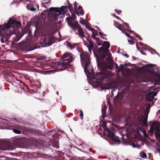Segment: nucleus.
<instances>
[{"mask_svg": "<svg viewBox=\"0 0 160 160\" xmlns=\"http://www.w3.org/2000/svg\"><path fill=\"white\" fill-rule=\"evenodd\" d=\"M15 26L17 28L21 26V23L10 18L7 23H5L3 25H0V35L5 38V40L8 39L13 34L12 31L9 29Z\"/></svg>", "mask_w": 160, "mask_h": 160, "instance_id": "f257e3e1", "label": "nucleus"}, {"mask_svg": "<svg viewBox=\"0 0 160 160\" xmlns=\"http://www.w3.org/2000/svg\"><path fill=\"white\" fill-rule=\"evenodd\" d=\"M69 4L68 6H62L60 8H49V11L53 14L52 18L54 20H57L58 18H60V15L65 14L67 12V8H68L70 12L71 13L74 12L72 6L71 4H69L68 1H67Z\"/></svg>", "mask_w": 160, "mask_h": 160, "instance_id": "f03ea898", "label": "nucleus"}, {"mask_svg": "<svg viewBox=\"0 0 160 160\" xmlns=\"http://www.w3.org/2000/svg\"><path fill=\"white\" fill-rule=\"evenodd\" d=\"M80 57L82 62L84 65V71L85 73L93 74L92 67L90 66V56L88 53L82 52L80 54Z\"/></svg>", "mask_w": 160, "mask_h": 160, "instance_id": "7ed1b4c3", "label": "nucleus"}, {"mask_svg": "<svg viewBox=\"0 0 160 160\" xmlns=\"http://www.w3.org/2000/svg\"><path fill=\"white\" fill-rule=\"evenodd\" d=\"M102 46L98 49L97 51L101 55V57L104 59L107 56V52L111 54L108 49L110 47V43L108 41H104Z\"/></svg>", "mask_w": 160, "mask_h": 160, "instance_id": "20e7f679", "label": "nucleus"}, {"mask_svg": "<svg viewBox=\"0 0 160 160\" xmlns=\"http://www.w3.org/2000/svg\"><path fill=\"white\" fill-rule=\"evenodd\" d=\"M62 58L63 61L59 64V66L65 68H67L69 66L70 63L73 60L72 57L70 56V54L67 53L64 54Z\"/></svg>", "mask_w": 160, "mask_h": 160, "instance_id": "39448f33", "label": "nucleus"}, {"mask_svg": "<svg viewBox=\"0 0 160 160\" xmlns=\"http://www.w3.org/2000/svg\"><path fill=\"white\" fill-rule=\"evenodd\" d=\"M66 19L68 25L72 28L75 32L81 26L78 24V21H76L74 23H73L71 21L72 20H73V18L71 17H67Z\"/></svg>", "mask_w": 160, "mask_h": 160, "instance_id": "423d86ee", "label": "nucleus"}, {"mask_svg": "<svg viewBox=\"0 0 160 160\" xmlns=\"http://www.w3.org/2000/svg\"><path fill=\"white\" fill-rule=\"evenodd\" d=\"M54 40V37L53 36H46L43 40V43L46 45L49 46L52 44Z\"/></svg>", "mask_w": 160, "mask_h": 160, "instance_id": "0eeeda50", "label": "nucleus"}, {"mask_svg": "<svg viewBox=\"0 0 160 160\" xmlns=\"http://www.w3.org/2000/svg\"><path fill=\"white\" fill-rule=\"evenodd\" d=\"M124 98L122 92L118 93L117 96L113 98L114 102L117 103H120Z\"/></svg>", "mask_w": 160, "mask_h": 160, "instance_id": "6e6552de", "label": "nucleus"}, {"mask_svg": "<svg viewBox=\"0 0 160 160\" xmlns=\"http://www.w3.org/2000/svg\"><path fill=\"white\" fill-rule=\"evenodd\" d=\"M21 50L22 51L27 52L32 50L30 48V47L28 46L26 43H24L20 46ZM33 49H32V50Z\"/></svg>", "mask_w": 160, "mask_h": 160, "instance_id": "1a4fd4ad", "label": "nucleus"}, {"mask_svg": "<svg viewBox=\"0 0 160 160\" xmlns=\"http://www.w3.org/2000/svg\"><path fill=\"white\" fill-rule=\"evenodd\" d=\"M158 125V123L156 121H154L152 122L151 127L150 128V130L148 132L150 133H153L154 131V127Z\"/></svg>", "mask_w": 160, "mask_h": 160, "instance_id": "9d476101", "label": "nucleus"}, {"mask_svg": "<svg viewBox=\"0 0 160 160\" xmlns=\"http://www.w3.org/2000/svg\"><path fill=\"white\" fill-rule=\"evenodd\" d=\"M78 30L79 37L83 39V37H85V36L84 34L83 31L81 26L78 28Z\"/></svg>", "mask_w": 160, "mask_h": 160, "instance_id": "9b49d317", "label": "nucleus"}, {"mask_svg": "<svg viewBox=\"0 0 160 160\" xmlns=\"http://www.w3.org/2000/svg\"><path fill=\"white\" fill-rule=\"evenodd\" d=\"M27 8L28 9L31 11H34L36 10V8L34 7L32 3L28 4Z\"/></svg>", "mask_w": 160, "mask_h": 160, "instance_id": "f8f14e48", "label": "nucleus"}, {"mask_svg": "<svg viewBox=\"0 0 160 160\" xmlns=\"http://www.w3.org/2000/svg\"><path fill=\"white\" fill-rule=\"evenodd\" d=\"M108 137L109 138H111L112 139H113V138H115V135L111 131H108Z\"/></svg>", "mask_w": 160, "mask_h": 160, "instance_id": "ddd939ff", "label": "nucleus"}, {"mask_svg": "<svg viewBox=\"0 0 160 160\" xmlns=\"http://www.w3.org/2000/svg\"><path fill=\"white\" fill-rule=\"evenodd\" d=\"M128 65L127 63H125L124 64V65L122 64H121L120 65V68H119V71H121L123 72V71L124 69V66H126Z\"/></svg>", "mask_w": 160, "mask_h": 160, "instance_id": "4468645a", "label": "nucleus"}, {"mask_svg": "<svg viewBox=\"0 0 160 160\" xmlns=\"http://www.w3.org/2000/svg\"><path fill=\"white\" fill-rule=\"evenodd\" d=\"M92 37L93 39H95V38H96V36L98 35L97 31L94 29V30L92 31Z\"/></svg>", "mask_w": 160, "mask_h": 160, "instance_id": "2eb2a0df", "label": "nucleus"}, {"mask_svg": "<svg viewBox=\"0 0 160 160\" xmlns=\"http://www.w3.org/2000/svg\"><path fill=\"white\" fill-rule=\"evenodd\" d=\"M95 39L96 40V42L98 45H102L103 42L99 38H95Z\"/></svg>", "mask_w": 160, "mask_h": 160, "instance_id": "dca6fc26", "label": "nucleus"}, {"mask_svg": "<svg viewBox=\"0 0 160 160\" xmlns=\"http://www.w3.org/2000/svg\"><path fill=\"white\" fill-rule=\"evenodd\" d=\"M139 122L140 123L142 122L143 125L145 126H148V124L147 123V122L143 121L142 118L139 119Z\"/></svg>", "mask_w": 160, "mask_h": 160, "instance_id": "f3484780", "label": "nucleus"}, {"mask_svg": "<svg viewBox=\"0 0 160 160\" xmlns=\"http://www.w3.org/2000/svg\"><path fill=\"white\" fill-rule=\"evenodd\" d=\"M122 32L124 33L127 37H129L130 39H132V38H134L133 37L130 35L128 33L126 32V30H124L123 31H122Z\"/></svg>", "mask_w": 160, "mask_h": 160, "instance_id": "a211bd4d", "label": "nucleus"}, {"mask_svg": "<svg viewBox=\"0 0 160 160\" xmlns=\"http://www.w3.org/2000/svg\"><path fill=\"white\" fill-rule=\"evenodd\" d=\"M109 56H110V55H108V57L106 58V59L107 60L109 61V64H111V63H112V64H113V63H114L115 62H114L113 60L112 59H109Z\"/></svg>", "mask_w": 160, "mask_h": 160, "instance_id": "6ab92c4d", "label": "nucleus"}, {"mask_svg": "<svg viewBox=\"0 0 160 160\" xmlns=\"http://www.w3.org/2000/svg\"><path fill=\"white\" fill-rule=\"evenodd\" d=\"M139 44L140 45L143 46L145 50H147V49H148V47H149V46L147 45L146 44H144L143 43L140 42H139Z\"/></svg>", "mask_w": 160, "mask_h": 160, "instance_id": "aec40b11", "label": "nucleus"}, {"mask_svg": "<svg viewBox=\"0 0 160 160\" xmlns=\"http://www.w3.org/2000/svg\"><path fill=\"white\" fill-rule=\"evenodd\" d=\"M85 26L86 28H87L88 29V30H91L92 31L94 30V29L91 27L90 26H89L88 24H85Z\"/></svg>", "mask_w": 160, "mask_h": 160, "instance_id": "412c9836", "label": "nucleus"}, {"mask_svg": "<svg viewBox=\"0 0 160 160\" xmlns=\"http://www.w3.org/2000/svg\"><path fill=\"white\" fill-rule=\"evenodd\" d=\"M155 74L156 75V79L157 81V82H160V75L157 73H155Z\"/></svg>", "mask_w": 160, "mask_h": 160, "instance_id": "4be33fe9", "label": "nucleus"}, {"mask_svg": "<svg viewBox=\"0 0 160 160\" xmlns=\"http://www.w3.org/2000/svg\"><path fill=\"white\" fill-rule=\"evenodd\" d=\"M141 157L142 158H147V155L144 152H142L140 153Z\"/></svg>", "mask_w": 160, "mask_h": 160, "instance_id": "5701e85b", "label": "nucleus"}, {"mask_svg": "<svg viewBox=\"0 0 160 160\" xmlns=\"http://www.w3.org/2000/svg\"><path fill=\"white\" fill-rule=\"evenodd\" d=\"M22 36H16V37L14 38V41H16V42L18 41L21 38Z\"/></svg>", "mask_w": 160, "mask_h": 160, "instance_id": "b1692460", "label": "nucleus"}, {"mask_svg": "<svg viewBox=\"0 0 160 160\" xmlns=\"http://www.w3.org/2000/svg\"><path fill=\"white\" fill-rule=\"evenodd\" d=\"M80 114L79 115L80 118L82 120L83 118V113L81 110H80Z\"/></svg>", "mask_w": 160, "mask_h": 160, "instance_id": "393cba45", "label": "nucleus"}, {"mask_svg": "<svg viewBox=\"0 0 160 160\" xmlns=\"http://www.w3.org/2000/svg\"><path fill=\"white\" fill-rule=\"evenodd\" d=\"M124 27L122 25H119V26H118V28L122 31H122H123L124 29H123Z\"/></svg>", "mask_w": 160, "mask_h": 160, "instance_id": "a878e982", "label": "nucleus"}, {"mask_svg": "<svg viewBox=\"0 0 160 160\" xmlns=\"http://www.w3.org/2000/svg\"><path fill=\"white\" fill-rule=\"evenodd\" d=\"M33 133H34L37 134H41V132H40L39 130H34L33 131Z\"/></svg>", "mask_w": 160, "mask_h": 160, "instance_id": "bb28decb", "label": "nucleus"}, {"mask_svg": "<svg viewBox=\"0 0 160 160\" xmlns=\"http://www.w3.org/2000/svg\"><path fill=\"white\" fill-rule=\"evenodd\" d=\"M35 155L37 157H39L41 156L42 154L41 153H39L38 152H35L34 153Z\"/></svg>", "mask_w": 160, "mask_h": 160, "instance_id": "cd10ccee", "label": "nucleus"}, {"mask_svg": "<svg viewBox=\"0 0 160 160\" xmlns=\"http://www.w3.org/2000/svg\"><path fill=\"white\" fill-rule=\"evenodd\" d=\"M112 140H113L114 142H120V140L119 139L117 138L116 137L115 138H113V139H112Z\"/></svg>", "mask_w": 160, "mask_h": 160, "instance_id": "c85d7f7f", "label": "nucleus"}, {"mask_svg": "<svg viewBox=\"0 0 160 160\" xmlns=\"http://www.w3.org/2000/svg\"><path fill=\"white\" fill-rule=\"evenodd\" d=\"M108 68L110 70H112L113 68V64H109L108 65Z\"/></svg>", "mask_w": 160, "mask_h": 160, "instance_id": "c756f323", "label": "nucleus"}, {"mask_svg": "<svg viewBox=\"0 0 160 160\" xmlns=\"http://www.w3.org/2000/svg\"><path fill=\"white\" fill-rule=\"evenodd\" d=\"M72 13V17H71L73 18V20L76 19V16L75 14L74 13V12H73L72 13Z\"/></svg>", "mask_w": 160, "mask_h": 160, "instance_id": "7c9ffc66", "label": "nucleus"}, {"mask_svg": "<svg viewBox=\"0 0 160 160\" xmlns=\"http://www.w3.org/2000/svg\"><path fill=\"white\" fill-rule=\"evenodd\" d=\"M149 108V106H148L147 107L146 109V111L147 113L146 115H148V113L150 111Z\"/></svg>", "mask_w": 160, "mask_h": 160, "instance_id": "2f4dec72", "label": "nucleus"}, {"mask_svg": "<svg viewBox=\"0 0 160 160\" xmlns=\"http://www.w3.org/2000/svg\"><path fill=\"white\" fill-rule=\"evenodd\" d=\"M27 30L26 29H22V33L23 36L25 33H27Z\"/></svg>", "mask_w": 160, "mask_h": 160, "instance_id": "473e14b6", "label": "nucleus"}, {"mask_svg": "<svg viewBox=\"0 0 160 160\" xmlns=\"http://www.w3.org/2000/svg\"><path fill=\"white\" fill-rule=\"evenodd\" d=\"M133 39H135L134 38H132V39H131V40H130L129 39L128 40V42L130 43L131 44H133L134 43V42L133 40Z\"/></svg>", "mask_w": 160, "mask_h": 160, "instance_id": "72a5a7b5", "label": "nucleus"}, {"mask_svg": "<svg viewBox=\"0 0 160 160\" xmlns=\"http://www.w3.org/2000/svg\"><path fill=\"white\" fill-rule=\"evenodd\" d=\"M106 108H102V112L103 115L106 113Z\"/></svg>", "mask_w": 160, "mask_h": 160, "instance_id": "f704fd0d", "label": "nucleus"}, {"mask_svg": "<svg viewBox=\"0 0 160 160\" xmlns=\"http://www.w3.org/2000/svg\"><path fill=\"white\" fill-rule=\"evenodd\" d=\"M14 132L17 134H20L21 133V131L16 129H14Z\"/></svg>", "mask_w": 160, "mask_h": 160, "instance_id": "c9c22d12", "label": "nucleus"}, {"mask_svg": "<svg viewBox=\"0 0 160 160\" xmlns=\"http://www.w3.org/2000/svg\"><path fill=\"white\" fill-rule=\"evenodd\" d=\"M150 48L149 51H151L152 53L153 52H152L153 51V52H154L156 53L158 55H159V54L158 53H157V52H156V51H155V50H154L151 48Z\"/></svg>", "mask_w": 160, "mask_h": 160, "instance_id": "e433bc0d", "label": "nucleus"}, {"mask_svg": "<svg viewBox=\"0 0 160 160\" xmlns=\"http://www.w3.org/2000/svg\"><path fill=\"white\" fill-rule=\"evenodd\" d=\"M77 2H74V8L75 10H77Z\"/></svg>", "mask_w": 160, "mask_h": 160, "instance_id": "4c0bfd02", "label": "nucleus"}, {"mask_svg": "<svg viewBox=\"0 0 160 160\" xmlns=\"http://www.w3.org/2000/svg\"><path fill=\"white\" fill-rule=\"evenodd\" d=\"M115 12L117 13L118 14H120V13L122 12V11L119 10H117V9L115 10Z\"/></svg>", "mask_w": 160, "mask_h": 160, "instance_id": "58836bf2", "label": "nucleus"}, {"mask_svg": "<svg viewBox=\"0 0 160 160\" xmlns=\"http://www.w3.org/2000/svg\"><path fill=\"white\" fill-rule=\"evenodd\" d=\"M81 20L80 21V23H81L82 24H84L85 21L83 20V19L82 18V20H81L82 18H81Z\"/></svg>", "mask_w": 160, "mask_h": 160, "instance_id": "ea45409f", "label": "nucleus"}, {"mask_svg": "<svg viewBox=\"0 0 160 160\" xmlns=\"http://www.w3.org/2000/svg\"><path fill=\"white\" fill-rule=\"evenodd\" d=\"M75 44H71L70 46H69V47L71 48V49L73 48H75Z\"/></svg>", "mask_w": 160, "mask_h": 160, "instance_id": "a19ab883", "label": "nucleus"}, {"mask_svg": "<svg viewBox=\"0 0 160 160\" xmlns=\"http://www.w3.org/2000/svg\"><path fill=\"white\" fill-rule=\"evenodd\" d=\"M80 10V14L81 15H83L84 13V12L83 9H81Z\"/></svg>", "mask_w": 160, "mask_h": 160, "instance_id": "79ce46f5", "label": "nucleus"}, {"mask_svg": "<svg viewBox=\"0 0 160 160\" xmlns=\"http://www.w3.org/2000/svg\"><path fill=\"white\" fill-rule=\"evenodd\" d=\"M147 66H148L150 68H153L154 67V65L153 64H149L147 65Z\"/></svg>", "mask_w": 160, "mask_h": 160, "instance_id": "37998d69", "label": "nucleus"}, {"mask_svg": "<svg viewBox=\"0 0 160 160\" xmlns=\"http://www.w3.org/2000/svg\"><path fill=\"white\" fill-rule=\"evenodd\" d=\"M11 120V121H12L14 122H18V123L19 122H17V120L16 118H13Z\"/></svg>", "mask_w": 160, "mask_h": 160, "instance_id": "c03bdc74", "label": "nucleus"}, {"mask_svg": "<svg viewBox=\"0 0 160 160\" xmlns=\"http://www.w3.org/2000/svg\"><path fill=\"white\" fill-rule=\"evenodd\" d=\"M148 115H146V117L145 118L143 117L142 118L144 119V120H143V121L147 122V120H148Z\"/></svg>", "mask_w": 160, "mask_h": 160, "instance_id": "a18cd8bd", "label": "nucleus"}, {"mask_svg": "<svg viewBox=\"0 0 160 160\" xmlns=\"http://www.w3.org/2000/svg\"><path fill=\"white\" fill-rule=\"evenodd\" d=\"M124 24L125 26L127 28V29H128L129 27L128 24L126 22H125Z\"/></svg>", "mask_w": 160, "mask_h": 160, "instance_id": "49530a36", "label": "nucleus"}, {"mask_svg": "<svg viewBox=\"0 0 160 160\" xmlns=\"http://www.w3.org/2000/svg\"><path fill=\"white\" fill-rule=\"evenodd\" d=\"M89 43H90V46H89L88 48H92L93 47V45L92 43L91 42H90Z\"/></svg>", "mask_w": 160, "mask_h": 160, "instance_id": "de8ad7c7", "label": "nucleus"}, {"mask_svg": "<svg viewBox=\"0 0 160 160\" xmlns=\"http://www.w3.org/2000/svg\"><path fill=\"white\" fill-rule=\"evenodd\" d=\"M114 64H115V65L116 69H119V67H118V64L116 63H114Z\"/></svg>", "mask_w": 160, "mask_h": 160, "instance_id": "09e8293b", "label": "nucleus"}, {"mask_svg": "<svg viewBox=\"0 0 160 160\" xmlns=\"http://www.w3.org/2000/svg\"><path fill=\"white\" fill-rule=\"evenodd\" d=\"M75 10L76 14L79 16V12L78 11L77 9Z\"/></svg>", "mask_w": 160, "mask_h": 160, "instance_id": "8fccbe9b", "label": "nucleus"}, {"mask_svg": "<svg viewBox=\"0 0 160 160\" xmlns=\"http://www.w3.org/2000/svg\"><path fill=\"white\" fill-rule=\"evenodd\" d=\"M89 37H88V36H87V37H86V39L89 42H90V40L89 39Z\"/></svg>", "mask_w": 160, "mask_h": 160, "instance_id": "3c124183", "label": "nucleus"}, {"mask_svg": "<svg viewBox=\"0 0 160 160\" xmlns=\"http://www.w3.org/2000/svg\"><path fill=\"white\" fill-rule=\"evenodd\" d=\"M78 9L79 10H81V9H82V7L81 6L79 5L78 7Z\"/></svg>", "mask_w": 160, "mask_h": 160, "instance_id": "603ef678", "label": "nucleus"}, {"mask_svg": "<svg viewBox=\"0 0 160 160\" xmlns=\"http://www.w3.org/2000/svg\"><path fill=\"white\" fill-rule=\"evenodd\" d=\"M100 74H101V72H98L97 73V74L94 75V76H97L99 75H100Z\"/></svg>", "mask_w": 160, "mask_h": 160, "instance_id": "864d4df0", "label": "nucleus"}, {"mask_svg": "<svg viewBox=\"0 0 160 160\" xmlns=\"http://www.w3.org/2000/svg\"><path fill=\"white\" fill-rule=\"evenodd\" d=\"M71 44H72L70 42H68L67 44V46H70V45H71Z\"/></svg>", "mask_w": 160, "mask_h": 160, "instance_id": "5fc2aeb1", "label": "nucleus"}, {"mask_svg": "<svg viewBox=\"0 0 160 160\" xmlns=\"http://www.w3.org/2000/svg\"><path fill=\"white\" fill-rule=\"evenodd\" d=\"M99 32V34L101 35V36H103V34L101 32Z\"/></svg>", "mask_w": 160, "mask_h": 160, "instance_id": "6e6d98bb", "label": "nucleus"}, {"mask_svg": "<svg viewBox=\"0 0 160 160\" xmlns=\"http://www.w3.org/2000/svg\"><path fill=\"white\" fill-rule=\"evenodd\" d=\"M86 33L87 34V36H88V37H90V35H89V34L88 33V32H86Z\"/></svg>", "mask_w": 160, "mask_h": 160, "instance_id": "4d7b16f0", "label": "nucleus"}, {"mask_svg": "<svg viewBox=\"0 0 160 160\" xmlns=\"http://www.w3.org/2000/svg\"><path fill=\"white\" fill-rule=\"evenodd\" d=\"M114 17H115V18H117L118 19H120V18L118 17V16H116V15H114Z\"/></svg>", "mask_w": 160, "mask_h": 160, "instance_id": "13d9d810", "label": "nucleus"}, {"mask_svg": "<svg viewBox=\"0 0 160 160\" xmlns=\"http://www.w3.org/2000/svg\"><path fill=\"white\" fill-rule=\"evenodd\" d=\"M88 48V50H89V51L90 52H91V48Z\"/></svg>", "mask_w": 160, "mask_h": 160, "instance_id": "bf43d9fd", "label": "nucleus"}, {"mask_svg": "<svg viewBox=\"0 0 160 160\" xmlns=\"http://www.w3.org/2000/svg\"><path fill=\"white\" fill-rule=\"evenodd\" d=\"M1 41L2 42V43H3V42H4V39H3V38H2V39H1Z\"/></svg>", "mask_w": 160, "mask_h": 160, "instance_id": "052dcab7", "label": "nucleus"}, {"mask_svg": "<svg viewBox=\"0 0 160 160\" xmlns=\"http://www.w3.org/2000/svg\"><path fill=\"white\" fill-rule=\"evenodd\" d=\"M124 55L125 56H126L127 57H129L128 55L126 54H124Z\"/></svg>", "mask_w": 160, "mask_h": 160, "instance_id": "680f3d73", "label": "nucleus"}, {"mask_svg": "<svg viewBox=\"0 0 160 160\" xmlns=\"http://www.w3.org/2000/svg\"><path fill=\"white\" fill-rule=\"evenodd\" d=\"M138 38L140 39V40H142V39L141 38H140V37L139 36H138Z\"/></svg>", "mask_w": 160, "mask_h": 160, "instance_id": "e2e57ef3", "label": "nucleus"}, {"mask_svg": "<svg viewBox=\"0 0 160 160\" xmlns=\"http://www.w3.org/2000/svg\"><path fill=\"white\" fill-rule=\"evenodd\" d=\"M101 36V38H103V39H106V38H104L103 36Z\"/></svg>", "mask_w": 160, "mask_h": 160, "instance_id": "0e129e2a", "label": "nucleus"}, {"mask_svg": "<svg viewBox=\"0 0 160 160\" xmlns=\"http://www.w3.org/2000/svg\"><path fill=\"white\" fill-rule=\"evenodd\" d=\"M49 1H48V2H45V4H48V3H49Z\"/></svg>", "mask_w": 160, "mask_h": 160, "instance_id": "69168bd1", "label": "nucleus"}, {"mask_svg": "<svg viewBox=\"0 0 160 160\" xmlns=\"http://www.w3.org/2000/svg\"><path fill=\"white\" fill-rule=\"evenodd\" d=\"M136 46H137V49L139 50L138 47V45H137V44H136Z\"/></svg>", "mask_w": 160, "mask_h": 160, "instance_id": "338daca9", "label": "nucleus"}, {"mask_svg": "<svg viewBox=\"0 0 160 160\" xmlns=\"http://www.w3.org/2000/svg\"><path fill=\"white\" fill-rule=\"evenodd\" d=\"M92 153L94 154L95 153L96 151H92Z\"/></svg>", "mask_w": 160, "mask_h": 160, "instance_id": "774afa93", "label": "nucleus"}]
</instances>
